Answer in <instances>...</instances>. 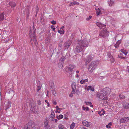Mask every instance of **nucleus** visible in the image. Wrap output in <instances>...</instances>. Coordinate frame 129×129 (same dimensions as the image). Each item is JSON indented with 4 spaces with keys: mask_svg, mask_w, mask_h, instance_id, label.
<instances>
[{
    "mask_svg": "<svg viewBox=\"0 0 129 129\" xmlns=\"http://www.w3.org/2000/svg\"><path fill=\"white\" fill-rule=\"evenodd\" d=\"M53 104L54 105H56L57 104V103L56 101H54L53 103Z\"/></svg>",
    "mask_w": 129,
    "mask_h": 129,
    "instance_id": "6e6d98bb",
    "label": "nucleus"
},
{
    "mask_svg": "<svg viewBox=\"0 0 129 129\" xmlns=\"http://www.w3.org/2000/svg\"><path fill=\"white\" fill-rule=\"evenodd\" d=\"M33 127L32 124L31 122H30L25 125L22 129H32Z\"/></svg>",
    "mask_w": 129,
    "mask_h": 129,
    "instance_id": "6e6552de",
    "label": "nucleus"
},
{
    "mask_svg": "<svg viewBox=\"0 0 129 129\" xmlns=\"http://www.w3.org/2000/svg\"><path fill=\"white\" fill-rule=\"evenodd\" d=\"M85 103L86 105L90 106L91 107H93V106L92 104V103H91V102H87L86 101H85Z\"/></svg>",
    "mask_w": 129,
    "mask_h": 129,
    "instance_id": "b1692460",
    "label": "nucleus"
},
{
    "mask_svg": "<svg viewBox=\"0 0 129 129\" xmlns=\"http://www.w3.org/2000/svg\"><path fill=\"white\" fill-rule=\"evenodd\" d=\"M111 89L108 87L104 88L100 92L98 95V96L101 99L104 100V103L108 104L109 100L107 96L110 93Z\"/></svg>",
    "mask_w": 129,
    "mask_h": 129,
    "instance_id": "f257e3e1",
    "label": "nucleus"
},
{
    "mask_svg": "<svg viewBox=\"0 0 129 129\" xmlns=\"http://www.w3.org/2000/svg\"><path fill=\"white\" fill-rule=\"evenodd\" d=\"M4 125V126L5 127L7 128H8V129H10V128L9 126V125L10 124L9 123L7 124V123H4L2 124Z\"/></svg>",
    "mask_w": 129,
    "mask_h": 129,
    "instance_id": "5701e85b",
    "label": "nucleus"
},
{
    "mask_svg": "<svg viewBox=\"0 0 129 129\" xmlns=\"http://www.w3.org/2000/svg\"><path fill=\"white\" fill-rule=\"evenodd\" d=\"M88 42L85 40L78 41L76 48L74 50L76 53H79L82 51L84 50L85 47H87Z\"/></svg>",
    "mask_w": 129,
    "mask_h": 129,
    "instance_id": "f03ea898",
    "label": "nucleus"
},
{
    "mask_svg": "<svg viewBox=\"0 0 129 129\" xmlns=\"http://www.w3.org/2000/svg\"><path fill=\"white\" fill-rule=\"evenodd\" d=\"M4 103L1 102V105L2 106V105H4Z\"/></svg>",
    "mask_w": 129,
    "mask_h": 129,
    "instance_id": "052dcab7",
    "label": "nucleus"
},
{
    "mask_svg": "<svg viewBox=\"0 0 129 129\" xmlns=\"http://www.w3.org/2000/svg\"><path fill=\"white\" fill-rule=\"evenodd\" d=\"M102 10V9H100L98 7L95 8L96 13L97 16L99 15L100 14H102L101 13V11Z\"/></svg>",
    "mask_w": 129,
    "mask_h": 129,
    "instance_id": "4468645a",
    "label": "nucleus"
},
{
    "mask_svg": "<svg viewBox=\"0 0 129 129\" xmlns=\"http://www.w3.org/2000/svg\"><path fill=\"white\" fill-rule=\"evenodd\" d=\"M79 2L76 1H75L72 2L70 4V6L71 5H74L76 4L77 5H79Z\"/></svg>",
    "mask_w": 129,
    "mask_h": 129,
    "instance_id": "4be33fe9",
    "label": "nucleus"
},
{
    "mask_svg": "<svg viewBox=\"0 0 129 129\" xmlns=\"http://www.w3.org/2000/svg\"><path fill=\"white\" fill-rule=\"evenodd\" d=\"M51 28L53 30V31H54L55 30V28L53 25H51Z\"/></svg>",
    "mask_w": 129,
    "mask_h": 129,
    "instance_id": "37998d69",
    "label": "nucleus"
},
{
    "mask_svg": "<svg viewBox=\"0 0 129 129\" xmlns=\"http://www.w3.org/2000/svg\"><path fill=\"white\" fill-rule=\"evenodd\" d=\"M121 39L117 41L116 44H114V45L115 48H117L119 47V45L121 43Z\"/></svg>",
    "mask_w": 129,
    "mask_h": 129,
    "instance_id": "ddd939ff",
    "label": "nucleus"
},
{
    "mask_svg": "<svg viewBox=\"0 0 129 129\" xmlns=\"http://www.w3.org/2000/svg\"><path fill=\"white\" fill-rule=\"evenodd\" d=\"M99 36L101 37H105L106 36H107L108 35V32L105 29L103 31L101 32L99 34Z\"/></svg>",
    "mask_w": 129,
    "mask_h": 129,
    "instance_id": "0eeeda50",
    "label": "nucleus"
},
{
    "mask_svg": "<svg viewBox=\"0 0 129 129\" xmlns=\"http://www.w3.org/2000/svg\"><path fill=\"white\" fill-rule=\"evenodd\" d=\"M112 122H110L108 123V125H109V126H111L112 125Z\"/></svg>",
    "mask_w": 129,
    "mask_h": 129,
    "instance_id": "13d9d810",
    "label": "nucleus"
},
{
    "mask_svg": "<svg viewBox=\"0 0 129 129\" xmlns=\"http://www.w3.org/2000/svg\"><path fill=\"white\" fill-rule=\"evenodd\" d=\"M11 106L10 102H8L6 104V108L5 110H6L8 109Z\"/></svg>",
    "mask_w": 129,
    "mask_h": 129,
    "instance_id": "6ab92c4d",
    "label": "nucleus"
},
{
    "mask_svg": "<svg viewBox=\"0 0 129 129\" xmlns=\"http://www.w3.org/2000/svg\"><path fill=\"white\" fill-rule=\"evenodd\" d=\"M108 3L110 6H111L113 5L114 3V0H108Z\"/></svg>",
    "mask_w": 129,
    "mask_h": 129,
    "instance_id": "f3484780",
    "label": "nucleus"
},
{
    "mask_svg": "<svg viewBox=\"0 0 129 129\" xmlns=\"http://www.w3.org/2000/svg\"><path fill=\"white\" fill-rule=\"evenodd\" d=\"M37 102H38V104L39 105H41V101H40V100H38L37 101Z\"/></svg>",
    "mask_w": 129,
    "mask_h": 129,
    "instance_id": "864d4df0",
    "label": "nucleus"
},
{
    "mask_svg": "<svg viewBox=\"0 0 129 129\" xmlns=\"http://www.w3.org/2000/svg\"><path fill=\"white\" fill-rule=\"evenodd\" d=\"M36 10L35 11L36 12V15L37 14L38 12L39 11V8H38V5H36Z\"/></svg>",
    "mask_w": 129,
    "mask_h": 129,
    "instance_id": "473e14b6",
    "label": "nucleus"
},
{
    "mask_svg": "<svg viewBox=\"0 0 129 129\" xmlns=\"http://www.w3.org/2000/svg\"><path fill=\"white\" fill-rule=\"evenodd\" d=\"M41 89V87L40 86H37V91L38 92Z\"/></svg>",
    "mask_w": 129,
    "mask_h": 129,
    "instance_id": "a18cd8bd",
    "label": "nucleus"
},
{
    "mask_svg": "<svg viewBox=\"0 0 129 129\" xmlns=\"http://www.w3.org/2000/svg\"><path fill=\"white\" fill-rule=\"evenodd\" d=\"M123 106L125 109H127L129 108V104H124Z\"/></svg>",
    "mask_w": 129,
    "mask_h": 129,
    "instance_id": "2f4dec72",
    "label": "nucleus"
},
{
    "mask_svg": "<svg viewBox=\"0 0 129 129\" xmlns=\"http://www.w3.org/2000/svg\"><path fill=\"white\" fill-rule=\"evenodd\" d=\"M34 42L33 43H34L36 47H38V43L37 42V40H34Z\"/></svg>",
    "mask_w": 129,
    "mask_h": 129,
    "instance_id": "4c0bfd02",
    "label": "nucleus"
},
{
    "mask_svg": "<svg viewBox=\"0 0 129 129\" xmlns=\"http://www.w3.org/2000/svg\"><path fill=\"white\" fill-rule=\"evenodd\" d=\"M97 64L96 62L95 61L92 62L89 65L88 70L90 72L92 73L95 70L96 68Z\"/></svg>",
    "mask_w": 129,
    "mask_h": 129,
    "instance_id": "7ed1b4c3",
    "label": "nucleus"
},
{
    "mask_svg": "<svg viewBox=\"0 0 129 129\" xmlns=\"http://www.w3.org/2000/svg\"><path fill=\"white\" fill-rule=\"evenodd\" d=\"M9 94H12L13 95H14V92L12 90L9 91Z\"/></svg>",
    "mask_w": 129,
    "mask_h": 129,
    "instance_id": "49530a36",
    "label": "nucleus"
},
{
    "mask_svg": "<svg viewBox=\"0 0 129 129\" xmlns=\"http://www.w3.org/2000/svg\"><path fill=\"white\" fill-rule=\"evenodd\" d=\"M119 97L120 99H123L125 98V96L123 95H119Z\"/></svg>",
    "mask_w": 129,
    "mask_h": 129,
    "instance_id": "ea45409f",
    "label": "nucleus"
},
{
    "mask_svg": "<svg viewBox=\"0 0 129 129\" xmlns=\"http://www.w3.org/2000/svg\"><path fill=\"white\" fill-rule=\"evenodd\" d=\"M90 90L92 91H94V88L93 87H92L91 86V88L90 89Z\"/></svg>",
    "mask_w": 129,
    "mask_h": 129,
    "instance_id": "8fccbe9b",
    "label": "nucleus"
},
{
    "mask_svg": "<svg viewBox=\"0 0 129 129\" xmlns=\"http://www.w3.org/2000/svg\"><path fill=\"white\" fill-rule=\"evenodd\" d=\"M60 112V111H58V110H56L55 111V112L56 113H59Z\"/></svg>",
    "mask_w": 129,
    "mask_h": 129,
    "instance_id": "bf43d9fd",
    "label": "nucleus"
},
{
    "mask_svg": "<svg viewBox=\"0 0 129 129\" xmlns=\"http://www.w3.org/2000/svg\"><path fill=\"white\" fill-rule=\"evenodd\" d=\"M33 33H34V34H35V31H36V29L35 28V27H34V26H33Z\"/></svg>",
    "mask_w": 129,
    "mask_h": 129,
    "instance_id": "c03bdc74",
    "label": "nucleus"
},
{
    "mask_svg": "<svg viewBox=\"0 0 129 129\" xmlns=\"http://www.w3.org/2000/svg\"><path fill=\"white\" fill-rule=\"evenodd\" d=\"M65 58V57L63 56L61 57L59 60L58 64L59 67L60 69H62L63 66V64Z\"/></svg>",
    "mask_w": 129,
    "mask_h": 129,
    "instance_id": "39448f33",
    "label": "nucleus"
},
{
    "mask_svg": "<svg viewBox=\"0 0 129 129\" xmlns=\"http://www.w3.org/2000/svg\"><path fill=\"white\" fill-rule=\"evenodd\" d=\"M88 81V80L87 79H82L80 81V83L81 84L85 83V82H87Z\"/></svg>",
    "mask_w": 129,
    "mask_h": 129,
    "instance_id": "aec40b11",
    "label": "nucleus"
},
{
    "mask_svg": "<svg viewBox=\"0 0 129 129\" xmlns=\"http://www.w3.org/2000/svg\"><path fill=\"white\" fill-rule=\"evenodd\" d=\"M75 91H72L71 93L69 95V96L70 97H72L73 96V94H75Z\"/></svg>",
    "mask_w": 129,
    "mask_h": 129,
    "instance_id": "72a5a7b5",
    "label": "nucleus"
},
{
    "mask_svg": "<svg viewBox=\"0 0 129 129\" xmlns=\"http://www.w3.org/2000/svg\"><path fill=\"white\" fill-rule=\"evenodd\" d=\"M44 125L46 129L48 128L49 127V126L48 125V122L47 119H46L45 120Z\"/></svg>",
    "mask_w": 129,
    "mask_h": 129,
    "instance_id": "2eb2a0df",
    "label": "nucleus"
},
{
    "mask_svg": "<svg viewBox=\"0 0 129 129\" xmlns=\"http://www.w3.org/2000/svg\"><path fill=\"white\" fill-rule=\"evenodd\" d=\"M101 112H102V110L101 111H99L98 112V114L100 116L102 115V113H101Z\"/></svg>",
    "mask_w": 129,
    "mask_h": 129,
    "instance_id": "3c124183",
    "label": "nucleus"
},
{
    "mask_svg": "<svg viewBox=\"0 0 129 129\" xmlns=\"http://www.w3.org/2000/svg\"><path fill=\"white\" fill-rule=\"evenodd\" d=\"M82 123L83 125L87 127H90L91 124V122H88L86 120L83 121Z\"/></svg>",
    "mask_w": 129,
    "mask_h": 129,
    "instance_id": "f8f14e48",
    "label": "nucleus"
},
{
    "mask_svg": "<svg viewBox=\"0 0 129 129\" xmlns=\"http://www.w3.org/2000/svg\"><path fill=\"white\" fill-rule=\"evenodd\" d=\"M55 108L57 109V110L59 108V107L58 106H56Z\"/></svg>",
    "mask_w": 129,
    "mask_h": 129,
    "instance_id": "338daca9",
    "label": "nucleus"
},
{
    "mask_svg": "<svg viewBox=\"0 0 129 129\" xmlns=\"http://www.w3.org/2000/svg\"><path fill=\"white\" fill-rule=\"evenodd\" d=\"M102 112H103L102 113V115H104L105 113V111L103 109L102 110Z\"/></svg>",
    "mask_w": 129,
    "mask_h": 129,
    "instance_id": "09e8293b",
    "label": "nucleus"
},
{
    "mask_svg": "<svg viewBox=\"0 0 129 129\" xmlns=\"http://www.w3.org/2000/svg\"><path fill=\"white\" fill-rule=\"evenodd\" d=\"M75 66L73 65H70L68 68V70L67 71V73H69V74L67 73L68 76H70L72 73L73 69L75 68Z\"/></svg>",
    "mask_w": 129,
    "mask_h": 129,
    "instance_id": "423d86ee",
    "label": "nucleus"
},
{
    "mask_svg": "<svg viewBox=\"0 0 129 129\" xmlns=\"http://www.w3.org/2000/svg\"><path fill=\"white\" fill-rule=\"evenodd\" d=\"M58 128L59 129H67L62 124H60L58 126Z\"/></svg>",
    "mask_w": 129,
    "mask_h": 129,
    "instance_id": "bb28decb",
    "label": "nucleus"
},
{
    "mask_svg": "<svg viewBox=\"0 0 129 129\" xmlns=\"http://www.w3.org/2000/svg\"><path fill=\"white\" fill-rule=\"evenodd\" d=\"M91 18L92 16H91L90 15L88 17H87L86 18V20L87 21H89L91 19Z\"/></svg>",
    "mask_w": 129,
    "mask_h": 129,
    "instance_id": "a19ab883",
    "label": "nucleus"
},
{
    "mask_svg": "<svg viewBox=\"0 0 129 129\" xmlns=\"http://www.w3.org/2000/svg\"><path fill=\"white\" fill-rule=\"evenodd\" d=\"M9 5L11 6V8H13L16 5L15 3L13 2H11L9 3Z\"/></svg>",
    "mask_w": 129,
    "mask_h": 129,
    "instance_id": "a211bd4d",
    "label": "nucleus"
},
{
    "mask_svg": "<svg viewBox=\"0 0 129 129\" xmlns=\"http://www.w3.org/2000/svg\"><path fill=\"white\" fill-rule=\"evenodd\" d=\"M58 32L60 34H64L65 31L63 29L62 30H58Z\"/></svg>",
    "mask_w": 129,
    "mask_h": 129,
    "instance_id": "c85d7f7f",
    "label": "nucleus"
},
{
    "mask_svg": "<svg viewBox=\"0 0 129 129\" xmlns=\"http://www.w3.org/2000/svg\"><path fill=\"white\" fill-rule=\"evenodd\" d=\"M106 127L107 128H111V126H109V125H106Z\"/></svg>",
    "mask_w": 129,
    "mask_h": 129,
    "instance_id": "5fc2aeb1",
    "label": "nucleus"
},
{
    "mask_svg": "<svg viewBox=\"0 0 129 129\" xmlns=\"http://www.w3.org/2000/svg\"><path fill=\"white\" fill-rule=\"evenodd\" d=\"M52 93L55 96H56L57 95L54 89L52 90Z\"/></svg>",
    "mask_w": 129,
    "mask_h": 129,
    "instance_id": "e433bc0d",
    "label": "nucleus"
},
{
    "mask_svg": "<svg viewBox=\"0 0 129 129\" xmlns=\"http://www.w3.org/2000/svg\"><path fill=\"white\" fill-rule=\"evenodd\" d=\"M51 23L53 25L55 24L56 23V22L54 20H52L51 22Z\"/></svg>",
    "mask_w": 129,
    "mask_h": 129,
    "instance_id": "de8ad7c7",
    "label": "nucleus"
},
{
    "mask_svg": "<svg viewBox=\"0 0 129 129\" xmlns=\"http://www.w3.org/2000/svg\"><path fill=\"white\" fill-rule=\"evenodd\" d=\"M47 106L48 107H49L50 106V104H49V102H48V103H47Z\"/></svg>",
    "mask_w": 129,
    "mask_h": 129,
    "instance_id": "774afa93",
    "label": "nucleus"
},
{
    "mask_svg": "<svg viewBox=\"0 0 129 129\" xmlns=\"http://www.w3.org/2000/svg\"><path fill=\"white\" fill-rule=\"evenodd\" d=\"M72 91H75L76 88V83L74 82L72 83Z\"/></svg>",
    "mask_w": 129,
    "mask_h": 129,
    "instance_id": "dca6fc26",
    "label": "nucleus"
},
{
    "mask_svg": "<svg viewBox=\"0 0 129 129\" xmlns=\"http://www.w3.org/2000/svg\"><path fill=\"white\" fill-rule=\"evenodd\" d=\"M82 109L83 110H86V111H88L89 110L88 107H85L84 106H83Z\"/></svg>",
    "mask_w": 129,
    "mask_h": 129,
    "instance_id": "f704fd0d",
    "label": "nucleus"
},
{
    "mask_svg": "<svg viewBox=\"0 0 129 129\" xmlns=\"http://www.w3.org/2000/svg\"><path fill=\"white\" fill-rule=\"evenodd\" d=\"M96 24L100 29H104L106 27V25L103 24L100 22H97L96 23Z\"/></svg>",
    "mask_w": 129,
    "mask_h": 129,
    "instance_id": "1a4fd4ad",
    "label": "nucleus"
},
{
    "mask_svg": "<svg viewBox=\"0 0 129 129\" xmlns=\"http://www.w3.org/2000/svg\"><path fill=\"white\" fill-rule=\"evenodd\" d=\"M92 57L91 55H89L87 56L85 60L86 64L89 63L92 60Z\"/></svg>",
    "mask_w": 129,
    "mask_h": 129,
    "instance_id": "9d476101",
    "label": "nucleus"
},
{
    "mask_svg": "<svg viewBox=\"0 0 129 129\" xmlns=\"http://www.w3.org/2000/svg\"><path fill=\"white\" fill-rule=\"evenodd\" d=\"M50 117L53 118L55 116V115L54 112V111H52L51 113V115H50Z\"/></svg>",
    "mask_w": 129,
    "mask_h": 129,
    "instance_id": "a878e982",
    "label": "nucleus"
},
{
    "mask_svg": "<svg viewBox=\"0 0 129 129\" xmlns=\"http://www.w3.org/2000/svg\"><path fill=\"white\" fill-rule=\"evenodd\" d=\"M129 121V118L126 117L122 118L120 119V122L121 123H124Z\"/></svg>",
    "mask_w": 129,
    "mask_h": 129,
    "instance_id": "9b49d317",
    "label": "nucleus"
},
{
    "mask_svg": "<svg viewBox=\"0 0 129 129\" xmlns=\"http://www.w3.org/2000/svg\"><path fill=\"white\" fill-rule=\"evenodd\" d=\"M58 110H59V111H61L62 110V108H59Z\"/></svg>",
    "mask_w": 129,
    "mask_h": 129,
    "instance_id": "0e129e2a",
    "label": "nucleus"
},
{
    "mask_svg": "<svg viewBox=\"0 0 129 129\" xmlns=\"http://www.w3.org/2000/svg\"><path fill=\"white\" fill-rule=\"evenodd\" d=\"M76 77L78 78L79 77V75L78 74H76Z\"/></svg>",
    "mask_w": 129,
    "mask_h": 129,
    "instance_id": "680f3d73",
    "label": "nucleus"
},
{
    "mask_svg": "<svg viewBox=\"0 0 129 129\" xmlns=\"http://www.w3.org/2000/svg\"><path fill=\"white\" fill-rule=\"evenodd\" d=\"M79 71L78 70H77L76 72V74L77 73H79Z\"/></svg>",
    "mask_w": 129,
    "mask_h": 129,
    "instance_id": "69168bd1",
    "label": "nucleus"
},
{
    "mask_svg": "<svg viewBox=\"0 0 129 129\" xmlns=\"http://www.w3.org/2000/svg\"><path fill=\"white\" fill-rule=\"evenodd\" d=\"M110 59L112 63H113L114 62L115 60L113 56L110 57Z\"/></svg>",
    "mask_w": 129,
    "mask_h": 129,
    "instance_id": "c9c22d12",
    "label": "nucleus"
},
{
    "mask_svg": "<svg viewBox=\"0 0 129 129\" xmlns=\"http://www.w3.org/2000/svg\"><path fill=\"white\" fill-rule=\"evenodd\" d=\"M124 55L122 53H120L118 55V57L122 59H125V57L124 56Z\"/></svg>",
    "mask_w": 129,
    "mask_h": 129,
    "instance_id": "412c9836",
    "label": "nucleus"
},
{
    "mask_svg": "<svg viewBox=\"0 0 129 129\" xmlns=\"http://www.w3.org/2000/svg\"><path fill=\"white\" fill-rule=\"evenodd\" d=\"M55 122H57V121H58V120H57V119H54V120Z\"/></svg>",
    "mask_w": 129,
    "mask_h": 129,
    "instance_id": "e2e57ef3",
    "label": "nucleus"
},
{
    "mask_svg": "<svg viewBox=\"0 0 129 129\" xmlns=\"http://www.w3.org/2000/svg\"><path fill=\"white\" fill-rule=\"evenodd\" d=\"M71 43H70V42H69L67 44H66L65 45V47L67 49L70 45H71Z\"/></svg>",
    "mask_w": 129,
    "mask_h": 129,
    "instance_id": "7c9ffc66",
    "label": "nucleus"
},
{
    "mask_svg": "<svg viewBox=\"0 0 129 129\" xmlns=\"http://www.w3.org/2000/svg\"><path fill=\"white\" fill-rule=\"evenodd\" d=\"M91 88V86H88L87 87V88L85 87V89L86 90L87 89V91H89L90 90V89Z\"/></svg>",
    "mask_w": 129,
    "mask_h": 129,
    "instance_id": "58836bf2",
    "label": "nucleus"
},
{
    "mask_svg": "<svg viewBox=\"0 0 129 129\" xmlns=\"http://www.w3.org/2000/svg\"><path fill=\"white\" fill-rule=\"evenodd\" d=\"M11 128L12 129H17V128H15L13 126H12V127Z\"/></svg>",
    "mask_w": 129,
    "mask_h": 129,
    "instance_id": "4d7b16f0",
    "label": "nucleus"
},
{
    "mask_svg": "<svg viewBox=\"0 0 129 129\" xmlns=\"http://www.w3.org/2000/svg\"><path fill=\"white\" fill-rule=\"evenodd\" d=\"M75 36L74 34H72L71 36V39H73V38Z\"/></svg>",
    "mask_w": 129,
    "mask_h": 129,
    "instance_id": "603ef678",
    "label": "nucleus"
},
{
    "mask_svg": "<svg viewBox=\"0 0 129 129\" xmlns=\"http://www.w3.org/2000/svg\"><path fill=\"white\" fill-rule=\"evenodd\" d=\"M75 124L74 123H72L70 126V129H74L75 126Z\"/></svg>",
    "mask_w": 129,
    "mask_h": 129,
    "instance_id": "c756f323",
    "label": "nucleus"
},
{
    "mask_svg": "<svg viewBox=\"0 0 129 129\" xmlns=\"http://www.w3.org/2000/svg\"><path fill=\"white\" fill-rule=\"evenodd\" d=\"M107 56L109 58H110V57L111 56H112L111 54V53L110 52H108L107 53Z\"/></svg>",
    "mask_w": 129,
    "mask_h": 129,
    "instance_id": "79ce46f5",
    "label": "nucleus"
},
{
    "mask_svg": "<svg viewBox=\"0 0 129 129\" xmlns=\"http://www.w3.org/2000/svg\"><path fill=\"white\" fill-rule=\"evenodd\" d=\"M29 35H30V42L31 43L32 45H33V42H34V40H37V39H36V35L35 34H34V33H32L31 32V31L30 30L29 32Z\"/></svg>",
    "mask_w": 129,
    "mask_h": 129,
    "instance_id": "20e7f679",
    "label": "nucleus"
},
{
    "mask_svg": "<svg viewBox=\"0 0 129 129\" xmlns=\"http://www.w3.org/2000/svg\"><path fill=\"white\" fill-rule=\"evenodd\" d=\"M56 117L59 120L62 119L63 118V116L62 115L60 114L59 116H56Z\"/></svg>",
    "mask_w": 129,
    "mask_h": 129,
    "instance_id": "cd10ccee",
    "label": "nucleus"
},
{
    "mask_svg": "<svg viewBox=\"0 0 129 129\" xmlns=\"http://www.w3.org/2000/svg\"><path fill=\"white\" fill-rule=\"evenodd\" d=\"M120 51L123 54V55H124L125 56H126V55L127 53V52L126 51H125L123 49H122L120 50Z\"/></svg>",
    "mask_w": 129,
    "mask_h": 129,
    "instance_id": "393cba45",
    "label": "nucleus"
}]
</instances>
